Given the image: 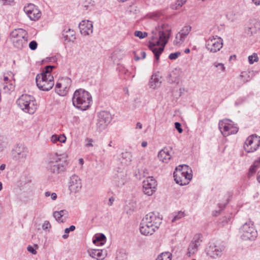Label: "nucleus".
<instances>
[{
  "instance_id": "nucleus-1",
  "label": "nucleus",
  "mask_w": 260,
  "mask_h": 260,
  "mask_svg": "<svg viewBox=\"0 0 260 260\" xmlns=\"http://www.w3.org/2000/svg\"><path fill=\"white\" fill-rule=\"evenodd\" d=\"M171 34V27L165 23H159L151 32L149 49H164Z\"/></svg>"
},
{
  "instance_id": "nucleus-2",
  "label": "nucleus",
  "mask_w": 260,
  "mask_h": 260,
  "mask_svg": "<svg viewBox=\"0 0 260 260\" xmlns=\"http://www.w3.org/2000/svg\"><path fill=\"white\" fill-rule=\"evenodd\" d=\"M162 218L158 213L150 212L143 219L140 226L142 234L147 236L152 235L157 230L161 223Z\"/></svg>"
},
{
  "instance_id": "nucleus-3",
  "label": "nucleus",
  "mask_w": 260,
  "mask_h": 260,
  "mask_svg": "<svg viewBox=\"0 0 260 260\" xmlns=\"http://www.w3.org/2000/svg\"><path fill=\"white\" fill-rule=\"evenodd\" d=\"M92 102L90 93L84 89L79 88L76 90L72 97L73 106L82 111L88 109Z\"/></svg>"
},
{
  "instance_id": "nucleus-4",
  "label": "nucleus",
  "mask_w": 260,
  "mask_h": 260,
  "mask_svg": "<svg viewBox=\"0 0 260 260\" xmlns=\"http://www.w3.org/2000/svg\"><path fill=\"white\" fill-rule=\"evenodd\" d=\"M68 164L65 156L56 154H51L47 169L50 173L58 174L66 170Z\"/></svg>"
},
{
  "instance_id": "nucleus-5",
  "label": "nucleus",
  "mask_w": 260,
  "mask_h": 260,
  "mask_svg": "<svg viewBox=\"0 0 260 260\" xmlns=\"http://www.w3.org/2000/svg\"><path fill=\"white\" fill-rule=\"evenodd\" d=\"M16 103L22 111L29 114H34L37 109L35 98L30 95L22 94L17 99Z\"/></svg>"
},
{
  "instance_id": "nucleus-6",
  "label": "nucleus",
  "mask_w": 260,
  "mask_h": 260,
  "mask_svg": "<svg viewBox=\"0 0 260 260\" xmlns=\"http://www.w3.org/2000/svg\"><path fill=\"white\" fill-rule=\"evenodd\" d=\"M240 238L244 241H253L257 237V231L251 221L244 223L239 229Z\"/></svg>"
},
{
  "instance_id": "nucleus-7",
  "label": "nucleus",
  "mask_w": 260,
  "mask_h": 260,
  "mask_svg": "<svg viewBox=\"0 0 260 260\" xmlns=\"http://www.w3.org/2000/svg\"><path fill=\"white\" fill-rule=\"evenodd\" d=\"M179 167H181V169H178L176 168V171L174 173V180L176 183L179 185H186L191 179L192 175L191 173H188L187 171L188 167V166L184 165L182 166L180 165Z\"/></svg>"
},
{
  "instance_id": "nucleus-8",
  "label": "nucleus",
  "mask_w": 260,
  "mask_h": 260,
  "mask_svg": "<svg viewBox=\"0 0 260 260\" xmlns=\"http://www.w3.org/2000/svg\"><path fill=\"white\" fill-rule=\"evenodd\" d=\"M36 84L38 87L41 90L49 91L54 85V78L52 75L43 74H38L36 78Z\"/></svg>"
},
{
  "instance_id": "nucleus-9",
  "label": "nucleus",
  "mask_w": 260,
  "mask_h": 260,
  "mask_svg": "<svg viewBox=\"0 0 260 260\" xmlns=\"http://www.w3.org/2000/svg\"><path fill=\"white\" fill-rule=\"evenodd\" d=\"M230 119H225L220 120L218 123L219 129L223 136L236 134L239 128L232 124Z\"/></svg>"
},
{
  "instance_id": "nucleus-10",
  "label": "nucleus",
  "mask_w": 260,
  "mask_h": 260,
  "mask_svg": "<svg viewBox=\"0 0 260 260\" xmlns=\"http://www.w3.org/2000/svg\"><path fill=\"white\" fill-rule=\"evenodd\" d=\"M28 153L27 147L22 144H17L12 150L13 159L18 162H23Z\"/></svg>"
},
{
  "instance_id": "nucleus-11",
  "label": "nucleus",
  "mask_w": 260,
  "mask_h": 260,
  "mask_svg": "<svg viewBox=\"0 0 260 260\" xmlns=\"http://www.w3.org/2000/svg\"><path fill=\"white\" fill-rule=\"evenodd\" d=\"M260 146V137L256 135L249 136L244 145L245 150L248 153L256 151Z\"/></svg>"
},
{
  "instance_id": "nucleus-12",
  "label": "nucleus",
  "mask_w": 260,
  "mask_h": 260,
  "mask_svg": "<svg viewBox=\"0 0 260 260\" xmlns=\"http://www.w3.org/2000/svg\"><path fill=\"white\" fill-rule=\"evenodd\" d=\"M112 120L111 114L108 111H101L99 113L98 120L96 123L100 131L105 129Z\"/></svg>"
},
{
  "instance_id": "nucleus-13",
  "label": "nucleus",
  "mask_w": 260,
  "mask_h": 260,
  "mask_svg": "<svg viewBox=\"0 0 260 260\" xmlns=\"http://www.w3.org/2000/svg\"><path fill=\"white\" fill-rule=\"evenodd\" d=\"M156 181L152 177H148L143 181V190L145 194L151 196L156 190Z\"/></svg>"
},
{
  "instance_id": "nucleus-14",
  "label": "nucleus",
  "mask_w": 260,
  "mask_h": 260,
  "mask_svg": "<svg viewBox=\"0 0 260 260\" xmlns=\"http://www.w3.org/2000/svg\"><path fill=\"white\" fill-rule=\"evenodd\" d=\"M24 11L31 20L36 21L41 16V12L34 4H29L24 8Z\"/></svg>"
},
{
  "instance_id": "nucleus-15",
  "label": "nucleus",
  "mask_w": 260,
  "mask_h": 260,
  "mask_svg": "<svg viewBox=\"0 0 260 260\" xmlns=\"http://www.w3.org/2000/svg\"><path fill=\"white\" fill-rule=\"evenodd\" d=\"M224 250V246L211 243L207 249V253L211 257L216 258L221 256Z\"/></svg>"
},
{
  "instance_id": "nucleus-16",
  "label": "nucleus",
  "mask_w": 260,
  "mask_h": 260,
  "mask_svg": "<svg viewBox=\"0 0 260 260\" xmlns=\"http://www.w3.org/2000/svg\"><path fill=\"white\" fill-rule=\"evenodd\" d=\"M202 236L201 234H196L194 236L191 243L188 248V254L189 256L194 254L198 250L199 247L200 246Z\"/></svg>"
},
{
  "instance_id": "nucleus-17",
  "label": "nucleus",
  "mask_w": 260,
  "mask_h": 260,
  "mask_svg": "<svg viewBox=\"0 0 260 260\" xmlns=\"http://www.w3.org/2000/svg\"><path fill=\"white\" fill-rule=\"evenodd\" d=\"M82 187L81 181L80 178L76 175H72L69 182V188L71 192L76 193L79 192Z\"/></svg>"
},
{
  "instance_id": "nucleus-18",
  "label": "nucleus",
  "mask_w": 260,
  "mask_h": 260,
  "mask_svg": "<svg viewBox=\"0 0 260 260\" xmlns=\"http://www.w3.org/2000/svg\"><path fill=\"white\" fill-rule=\"evenodd\" d=\"M79 28L82 35L84 36H89L93 32L92 22L89 20H82L79 24Z\"/></svg>"
},
{
  "instance_id": "nucleus-19",
  "label": "nucleus",
  "mask_w": 260,
  "mask_h": 260,
  "mask_svg": "<svg viewBox=\"0 0 260 260\" xmlns=\"http://www.w3.org/2000/svg\"><path fill=\"white\" fill-rule=\"evenodd\" d=\"M222 46V39L220 37H212L206 41V49H221Z\"/></svg>"
},
{
  "instance_id": "nucleus-20",
  "label": "nucleus",
  "mask_w": 260,
  "mask_h": 260,
  "mask_svg": "<svg viewBox=\"0 0 260 260\" xmlns=\"http://www.w3.org/2000/svg\"><path fill=\"white\" fill-rule=\"evenodd\" d=\"M28 34L27 31L22 28H17L13 30L10 34L11 41L14 40L27 39Z\"/></svg>"
},
{
  "instance_id": "nucleus-21",
  "label": "nucleus",
  "mask_w": 260,
  "mask_h": 260,
  "mask_svg": "<svg viewBox=\"0 0 260 260\" xmlns=\"http://www.w3.org/2000/svg\"><path fill=\"white\" fill-rule=\"evenodd\" d=\"M182 73V70L180 68H175L170 73L167 78L168 82L170 83H179Z\"/></svg>"
},
{
  "instance_id": "nucleus-22",
  "label": "nucleus",
  "mask_w": 260,
  "mask_h": 260,
  "mask_svg": "<svg viewBox=\"0 0 260 260\" xmlns=\"http://www.w3.org/2000/svg\"><path fill=\"white\" fill-rule=\"evenodd\" d=\"M260 31V21L257 19L251 20L248 28L247 33L252 35Z\"/></svg>"
},
{
  "instance_id": "nucleus-23",
  "label": "nucleus",
  "mask_w": 260,
  "mask_h": 260,
  "mask_svg": "<svg viewBox=\"0 0 260 260\" xmlns=\"http://www.w3.org/2000/svg\"><path fill=\"white\" fill-rule=\"evenodd\" d=\"M117 172L114 176V181L116 185L120 187L124 185L125 182L126 174L122 170L119 172L118 171Z\"/></svg>"
},
{
  "instance_id": "nucleus-24",
  "label": "nucleus",
  "mask_w": 260,
  "mask_h": 260,
  "mask_svg": "<svg viewBox=\"0 0 260 260\" xmlns=\"http://www.w3.org/2000/svg\"><path fill=\"white\" fill-rule=\"evenodd\" d=\"M62 37L66 42H73L76 39L75 32L74 30L69 28L62 32Z\"/></svg>"
},
{
  "instance_id": "nucleus-25",
  "label": "nucleus",
  "mask_w": 260,
  "mask_h": 260,
  "mask_svg": "<svg viewBox=\"0 0 260 260\" xmlns=\"http://www.w3.org/2000/svg\"><path fill=\"white\" fill-rule=\"evenodd\" d=\"M89 255L92 258L97 259H103L106 255V253H103V250L92 249L88 251Z\"/></svg>"
},
{
  "instance_id": "nucleus-26",
  "label": "nucleus",
  "mask_w": 260,
  "mask_h": 260,
  "mask_svg": "<svg viewBox=\"0 0 260 260\" xmlns=\"http://www.w3.org/2000/svg\"><path fill=\"white\" fill-rule=\"evenodd\" d=\"M11 42L13 43L14 47L17 49H23L27 46V39L22 40L15 39L14 41H11Z\"/></svg>"
},
{
  "instance_id": "nucleus-27",
  "label": "nucleus",
  "mask_w": 260,
  "mask_h": 260,
  "mask_svg": "<svg viewBox=\"0 0 260 260\" xmlns=\"http://www.w3.org/2000/svg\"><path fill=\"white\" fill-rule=\"evenodd\" d=\"M150 19L155 21H162L165 19V16L160 11H155L148 14Z\"/></svg>"
},
{
  "instance_id": "nucleus-28",
  "label": "nucleus",
  "mask_w": 260,
  "mask_h": 260,
  "mask_svg": "<svg viewBox=\"0 0 260 260\" xmlns=\"http://www.w3.org/2000/svg\"><path fill=\"white\" fill-rule=\"evenodd\" d=\"M132 155L129 152H124L121 153V162L124 166L128 165L132 161Z\"/></svg>"
},
{
  "instance_id": "nucleus-29",
  "label": "nucleus",
  "mask_w": 260,
  "mask_h": 260,
  "mask_svg": "<svg viewBox=\"0 0 260 260\" xmlns=\"http://www.w3.org/2000/svg\"><path fill=\"white\" fill-rule=\"evenodd\" d=\"M161 81L158 78L156 75H153L149 81V86L152 89H155L160 85Z\"/></svg>"
},
{
  "instance_id": "nucleus-30",
  "label": "nucleus",
  "mask_w": 260,
  "mask_h": 260,
  "mask_svg": "<svg viewBox=\"0 0 260 260\" xmlns=\"http://www.w3.org/2000/svg\"><path fill=\"white\" fill-rule=\"evenodd\" d=\"M106 237L103 234H100L93 239V243L96 245H103L106 242Z\"/></svg>"
},
{
  "instance_id": "nucleus-31",
  "label": "nucleus",
  "mask_w": 260,
  "mask_h": 260,
  "mask_svg": "<svg viewBox=\"0 0 260 260\" xmlns=\"http://www.w3.org/2000/svg\"><path fill=\"white\" fill-rule=\"evenodd\" d=\"M134 59L138 61L141 59H144L146 57V53L142 50H135L134 52Z\"/></svg>"
},
{
  "instance_id": "nucleus-32",
  "label": "nucleus",
  "mask_w": 260,
  "mask_h": 260,
  "mask_svg": "<svg viewBox=\"0 0 260 260\" xmlns=\"http://www.w3.org/2000/svg\"><path fill=\"white\" fill-rule=\"evenodd\" d=\"M51 140L54 143L57 142L64 143L66 141V137L64 135H53L51 138Z\"/></svg>"
},
{
  "instance_id": "nucleus-33",
  "label": "nucleus",
  "mask_w": 260,
  "mask_h": 260,
  "mask_svg": "<svg viewBox=\"0 0 260 260\" xmlns=\"http://www.w3.org/2000/svg\"><path fill=\"white\" fill-rule=\"evenodd\" d=\"M158 158L162 162H168L171 158V155L166 154L165 151L162 149L158 153Z\"/></svg>"
},
{
  "instance_id": "nucleus-34",
  "label": "nucleus",
  "mask_w": 260,
  "mask_h": 260,
  "mask_svg": "<svg viewBox=\"0 0 260 260\" xmlns=\"http://www.w3.org/2000/svg\"><path fill=\"white\" fill-rule=\"evenodd\" d=\"M148 175V172L146 168L138 169L136 173V176L139 179H141L142 177H146Z\"/></svg>"
},
{
  "instance_id": "nucleus-35",
  "label": "nucleus",
  "mask_w": 260,
  "mask_h": 260,
  "mask_svg": "<svg viewBox=\"0 0 260 260\" xmlns=\"http://www.w3.org/2000/svg\"><path fill=\"white\" fill-rule=\"evenodd\" d=\"M156 260H172V254L169 252H162L158 255Z\"/></svg>"
},
{
  "instance_id": "nucleus-36",
  "label": "nucleus",
  "mask_w": 260,
  "mask_h": 260,
  "mask_svg": "<svg viewBox=\"0 0 260 260\" xmlns=\"http://www.w3.org/2000/svg\"><path fill=\"white\" fill-rule=\"evenodd\" d=\"M66 212V211L65 210L55 211L53 212V216L57 221L63 222V220L61 219V218L64 215V213Z\"/></svg>"
},
{
  "instance_id": "nucleus-37",
  "label": "nucleus",
  "mask_w": 260,
  "mask_h": 260,
  "mask_svg": "<svg viewBox=\"0 0 260 260\" xmlns=\"http://www.w3.org/2000/svg\"><path fill=\"white\" fill-rule=\"evenodd\" d=\"M185 216V214L184 212L181 211H179L177 213H174L173 215V218L172 219V222H174L177 220H178L183 217Z\"/></svg>"
},
{
  "instance_id": "nucleus-38",
  "label": "nucleus",
  "mask_w": 260,
  "mask_h": 260,
  "mask_svg": "<svg viewBox=\"0 0 260 260\" xmlns=\"http://www.w3.org/2000/svg\"><path fill=\"white\" fill-rule=\"evenodd\" d=\"M185 38L184 36L178 32L176 36L175 39L174 41V44L179 46L180 44L184 41Z\"/></svg>"
},
{
  "instance_id": "nucleus-39",
  "label": "nucleus",
  "mask_w": 260,
  "mask_h": 260,
  "mask_svg": "<svg viewBox=\"0 0 260 260\" xmlns=\"http://www.w3.org/2000/svg\"><path fill=\"white\" fill-rule=\"evenodd\" d=\"M191 27L190 26H185L182 28V29L179 32L180 34H181L185 38L188 35L189 32L191 31Z\"/></svg>"
},
{
  "instance_id": "nucleus-40",
  "label": "nucleus",
  "mask_w": 260,
  "mask_h": 260,
  "mask_svg": "<svg viewBox=\"0 0 260 260\" xmlns=\"http://www.w3.org/2000/svg\"><path fill=\"white\" fill-rule=\"evenodd\" d=\"M54 68H55V67L53 66H47L41 74H43L44 75H46L47 77L49 75H52L51 72Z\"/></svg>"
},
{
  "instance_id": "nucleus-41",
  "label": "nucleus",
  "mask_w": 260,
  "mask_h": 260,
  "mask_svg": "<svg viewBox=\"0 0 260 260\" xmlns=\"http://www.w3.org/2000/svg\"><path fill=\"white\" fill-rule=\"evenodd\" d=\"M258 60L257 54L255 53H253L251 55L248 57V61L250 64H253L254 62H257Z\"/></svg>"
},
{
  "instance_id": "nucleus-42",
  "label": "nucleus",
  "mask_w": 260,
  "mask_h": 260,
  "mask_svg": "<svg viewBox=\"0 0 260 260\" xmlns=\"http://www.w3.org/2000/svg\"><path fill=\"white\" fill-rule=\"evenodd\" d=\"M134 35L142 39L145 38L148 36V34L146 32H142L139 30H136L134 32Z\"/></svg>"
},
{
  "instance_id": "nucleus-43",
  "label": "nucleus",
  "mask_w": 260,
  "mask_h": 260,
  "mask_svg": "<svg viewBox=\"0 0 260 260\" xmlns=\"http://www.w3.org/2000/svg\"><path fill=\"white\" fill-rule=\"evenodd\" d=\"M186 2V0H177L174 5H173V9H178L181 7Z\"/></svg>"
},
{
  "instance_id": "nucleus-44",
  "label": "nucleus",
  "mask_w": 260,
  "mask_h": 260,
  "mask_svg": "<svg viewBox=\"0 0 260 260\" xmlns=\"http://www.w3.org/2000/svg\"><path fill=\"white\" fill-rule=\"evenodd\" d=\"M181 55V52L177 51L174 53H172L169 55V58L170 60H175Z\"/></svg>"
},
{
  "instance_id": "nucleus-45",
  "label": "nucleus",
  "mask_w": 260,
  "mask_h": 260,
  "mask_svg": "<svg viewBox=\"0 0 260 260\" xmlns=\"http://www.w3.org/2000/svg\"><path fill=\"white\" fill-rule=\"evenodd\" d=\"M155 56V60L158 61L160 54L162 53L164 50H151Z\"/></svg>"
},
{
  "instance_id": "nucleus-46",
  "label": "nucleus",
  "mask_w": 260,
  "mask_h": 260,
  "mask_svg": "<svg viewBox=\"0 0 260 260\" xmlns=\"http://www.w3.org/2000/svg\"><path fill=\"white\" fill-rule=\"evenodd\" d=\"M256 170L257 169L252 165L249 169L248 177H250L251 176L253 175V174L255 173Z\"/></svg>"
},
{
  "instance_id": "nucleus-47",
  "label": "nucleus",
  "mask_w": 260,
  "mask_h": 260,
  "mask_svg": "<svg viewBox=\"0 0 260 260\" xmlns=\"http://www.w3.org/2000/svg\"><path fill=\"white\" fill-rule=\"evenodd\" d=\"M85 142H86V144H85V147H92L93 146V144H92V143L93 142V139H91V138H86L85 139Z\"/></svg>"
},
{
  "instance_id": "nucleus-48",
  "label": "nucleus",
  "mask_w": 260,
  "mask_h": 260,
  "mask_svg": "<svg viewBox=\"0 0 260 260\" xmlns=\"http://www.w3.org/2000/svg\"><path fill=\"white\" fill-rule=\"evenodd\" d=\"M61 87V83H57L55 87V90L56 93H57L59 95H61L62 93L60 92L61 90L60 88Z\"/></svg>"
},
{
  "instance_id": "nucleus-49",
  "label": "nucleus",
  "mask_w": 260,
  "mask_h": 260,
  "mask_svg": "<svg viewBox=\"0 0 260 260\" xmlns=\"http://www.w3.org/2000/svg\"><path fill=\"white\" fill-rule=\"evenodd\" d=\"M175 128L178 131L179 133H182L183 132V129L181 128V124L178 122H176L175 123Z\"/></svg>"
},
{
  "instance_id": "nucleus-50",
  "label": "nucleus",
  "mask_w": 260,
  "mask_h": 260,
  "mask_svg": "<svg viewBox=\"0 0 260 260\" xmlns=\"http://www.w3.org/2000/svg\"><path fill=\"white\" fill-rule=\"evenodd\" d=\"M0 2L3 5H11L14 3V0H0Z\"/></svg>"
},
{
  "instance_id": "nucleus-51",
  "label": "nucleus",
  "mask_w": 260,
  "mask_h": 260,
  "mask_svg": "<svg viewBox=\"0 0 260 260\" xmlns=\"http://www.w3.org/2000/svg\"><path fill=\"white\" fill-rule=\"evenodd\" d=\"M38 44L36 41H32L29 44V47L30 49H37Z\"/></svg>"
},
{
  "instance_id": "nucleus-52",
  "label": "nucleus",
  "mask_w": 260,
  "mask_h": 260,
  "mask_svg": "<svg viewBox=\"0 0 260 260\" xmlns=\"http://www.w3.org/2000/svg\"><path fill=\"white\" fill-rule=\"evenodd\" d=\"M51 227L50 223L48 221H45L42 225V229L44 230H47Z\"/></svg>"
},
{
  "instance_id": "nucleus-53",
  "label": "nucleus",
  "mask_w": 260,
  "mask_h": 260,
  "mask_svg": "<svg viewBox=\"0 0 260 260\" xmlns=\"http://www.w3.org/2000/svg\"><path fill=\"white\" fill-rule=\"evenodd\" d=\"M27 249L28 251H29L32 254H36L37 252L36 249H35L31 245H28L27 247Z\"/></svg>"
},
{
  "instance_id": "nucleus-54",
  "label": "nucleus",
  "mask_w": 260,
  "mask_h": 260,
  "mask_svg": "<svg viewBox=\"0 0 260 260\" xmlns=\"http://www.w3.org/2000/svg\"><path fill=\"white\" fill-rule=\"evenodd\" d=\"M75 226L72 225L69 228H66L64 230V233L66 234H69L71 231H74L75 230Z\"/></svg>"
},
{
  "instance_id": "nucleus-55",
  "label": "nucleus",
  "mask_w": 260,
  "mask_h": 260,
  "mask_svg": "<svg viewBox=\"0 0 260 260\" xmlns=\"http://www.w3.org/2000/svg\"><path fill=\"white\" fill-rule=\"evenodd\" d=\"M253 167L256 168L257 169L260 167V158H259L258 159L255 160L252 164Z\"/></svg>"
},
{
  "instance_id": "nucleus-56",
  "label": "nucleus",
  "mask_w": 260,
  "mask_h": 260,
  "mask_svg": "<svg viewBox=\"0 0 260 260\" xmlns=\"http://www.w3.org/2000/svg\"><path fill=\"white\" fill-rule=\"evenodd\" d=\"M214 66H215L217 68L219 67V69L222 71H223L224 70V69H225L224 65L222 63H215L214 64Z\"/></svg>"
},
{
  "instance_id": "nucleus-57",
  "label": "nucleus",
  "mask_w": 260,
  "mask_h": 260,
  "mask_svg": "<svg viewBox=\"0 0 260 260\" xmlns=\"http://www.w3.org/2000/svg\"><path fill=\"white\" fill-rule=\"evenodd\" d=\"M164 151H165L166 154L171 155V152L172 151V148L171 147H165L162 149Z\"/></svg>"
},
{
  "instance_id": "nucleus-58",
  "label": "nucleus",
  "mask_w": 260,
  "mask_h": 260,
  "mask_svg": "<svg viewBox=\"0 0 260 260\" xmlns=\"http://www.w3.org/2000/svg\"><path fill=\"white\" fill-rule=\"evenodd\" d=\"M114 200L115 199L114 197H111V198H110L108 203V206H111L113 205Z\"/></svg>"
},
{
  "instance_id": "nucleus-59",
  "label": "nucleus",
  "mask_w": 260,
  "mask_h": 260,
  "mask_svg": "<svg viewBox=\"0 0 260 260\" xmlns=\"http://www.w3.org/2000/svg\"><path fill=\"white\" fill-rule=\"evenodd\" d=\"M120 71L121 72V73H123L124 74H126L128 72V70L123 67H121V68L120 69Z\"/></svg>"
},
{
  "instance_id": "nucleus-60",
  "label": "nucleus",
  "mask_w": 260,
  "mask_h": 260,
  "mask_svg": "<svg viewBox=\"0 0 260 260\" xmlns=\"http://www.w3.org/2000/svg\"><path fill=\"white\" fill-rule=\"evenodd\" d=\"M11 82H12V81H10L8 77H7V76L4 77L3 83L8 84V83H11Z\"/></svg>"
},
{
  "instance_id": "nucleus-61",
  "label": "nucleus",
  "mask_w": 260,
  "mask_h": 260,
  "mask_svg": "<svg viewBox=\"0 0 260 260\" xmlns=\"http://www.w3.org/2000/svg\"><path fill=\"white\" fill-rule=\"evenodd\" d=\"M51 199L53 200H55L57 199V194H56V193H55V192L52 193L51 195Z\"/></svg>"
},
{
  "instance_id": "nucleus-62",
  "label": "nucleus",
  "mask_w": 260,
  "mask_h": 260,
  "mask_svg": "<svg viewBox=\"0 0 260 260\" xmlns=\"http://www.w3.org/2000/svg\"><path fill=\"white\" fill-rule=\"evenodd\" d=\"M136 128H139V129H141L142 128V124L139 122H137L136 124Z\"/></svg>"
},
{
  "instance_id": "nucleus-63",
  "label": "nucleus",
  "mask_w": 260,
  "mask_h": 260,
  "mask_svg": "<svg viewBox=\"0 0 260 260\" xmlns=\"http://www.w3.org/2000/svg\"><path fill=\"white\" fill-rule=\"evenodd\" d=\"M253 3L256 6L260 5V0H252Z\"/></svg>"
},
{
  "instance_id": "nucleus-64",
  "label": "nucleus",
  "mask_w": 260,
  "mask_h": 260,
  "mask_svg": "<svg viewBox=\"0 0 260 260\" xmlns=\"http://www.w3.org/2000/svg\"><path fill=\"white\" fill-rule=\"evenodd\" d=\"M257 180L260 183V171L258 172L257 174Z\"/></svg>"
}]
</instances>
